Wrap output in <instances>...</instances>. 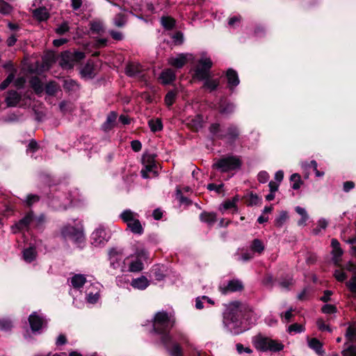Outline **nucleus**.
<instances>
[{"instance_id":"9d476101","label":"nucleus","mask_w":356,"mask_h":356,"mask_svg":"<svg viewBox=\"0 0 356 356\" xmlns=\"http://www.w3.org/2000/svg\"><path fill=\"white\" fill-rule=\"evenodd\" d=\"M165 349L169 353L170 356H183L184 352L181 346L177 342L173 341L172 336L170 337V339L165 343L161 342Z\"/></svg>"},{"instance_id":"9b49d317","label":"nucleus","mask_w":356,"mask_h":356,"mask_svg":"<svg viewBox=\"0 0 356 356\" xmlns=\"http://www.w3.org/2000/svg\"><path fill=\"white\" fill-rule=\"evenodd\" d=\"M91 243L95 246L104 245L108 241L106 232L102 227L96 229L90 236Z\"/></svg>"},{"instance_id":"e2e57ef3","label":"nucleus","mask_w":356,"mask_h":356,"mask_svg":"<svg viewBox=\"0 0 356 356\" xmlns=\"http://www.w3.org/2000/svg\"><path fill=\"white\" fill-rule=\"evenodd\" d=\"M318 328L321 331H327L329 332H332V329L329 325H326L324 321L321 318L318 319L316 322Z\"/></svg>"},{"instance_id":"f03ea898","label":"nucleus","mask_w":356,"mask_h":356,"mask_svg":"<svg viewBox=\"0 0 356 356\" xmlns=\"http://www.w3.org/2000/svg\"><path fill=\"white\" fill-rule=\"evenodd\" d=\"M175 325V318L170 317L165 311L155 314L153 321V332L161 336V342L165 343L170 339V331Z\"/></svg>"},{"instance_id":"4d7b16f0","label":"nucleus","mask_w":356,"mask_h":356,"mask_svg":"<svg viewBox=\"0 0 356 356\" xmlns=\"http://www.w3.org/2000/svg\"><path fill=\"white\" fill-rule=\"evenodd\" d=\"M343 356H356V346L355 345L349 346L346 349L341 351Z\"/></svg>"},{"instance_id":"423d86ee","label":"nucleus","mask_w":356,"mask_h":356,"mask_svg":"<svg viewBox=\"0 0 356 356\" xmlns=\"http://www.w3.org/2000/svg\"><path fill=\"white\" fill-rule=\"evenodd\" d=\"M60 236L65 240H70L76 244H81L84 241L83 232L74 226L65 225L60 229Z\"/></svg>"},{"instance_id":"6e6d98bb","label":"nucleus","mask_w":356,"mask_h":356,"mask_svg":"<svg viewBox=\"0 0 356 356\" xmlns=\"http://www.w3.org/2000/svg\"><path fill=\"white\" fill-rule=\"evenodd\" d=\"M321 311L324 314H331L336 313L337 312V308L334 305L326 304L322 307Z\"/></svg>"},{"instance_id":"603ef678","label":"nucleus","mask_w":356,"mask_h":356,"mask_svg":"<svg viewBox=\"0 0 356 356\" xmlns=\"http://www.w3.org/2000/svg\"><path fill=\"white\" fill-rule=\"evenodd\" d=\"M177 199L179 200L181 204H185L186 205H191L192 201L188 199L187 197L183 195L182 191L179 188H177Z\"/></svg>"},{"instance_id":"09e8293b","label":"nucleus","mask_w":356,"mask_h":356,"mask_svg":"<svg viewBox=\"0 0 356 356\" xmlns=\"http://www.w3.org/2000/svg\"><path fill=\"white\" fill-rule=\"evenodd\" d=\"M40 200V197L35 194H28L24 201L25 205L27 207H31L33 204L38 202Z\"/></svg>"},{"instance_id":"0e129e2a","label":"nucleus","mask_w":356,"mask_h":356,"mask_svg":"<svg viewBox=\"0 0 356 356\" xmlns=\"http://www.w3.org/2000/svg\"><path fill=\"white\" fill-rule=\"evenodd\" d=\"M40 148L39 145L38 144L37 141L34 139H32L28 146H27V151H30L33 153L36 152Z\"/></svg>"},{"instance_id":"a18cd8bd","label":"nucleus","mask_w":356,"mask_h":356,"mask_svg":"<svg viewBox=\"0 0 356 356\" xmlns=\"http://www.w3.org/2000/svg\"><path fill=\"white\" fill-rule=\"evenodd\" d=\"M144 268V264L140 259H137L130 263L129 270L133 273H138L141 271Z\"/></svg>"},{"instance_id":"c03bdc74","label":"nucleus","mask_w":356,"mask_h":356,"mask_svg":"<svg viewBox=\"0 0 356 356\" xmlns=\"http://www.w3.org/2000/svg\"><path fill=\"white\" fill-rule=\"evenodd\" d=\"M45 92L49 96H54L58 91V84L56 81H50L45 86Z\"/></svg>"},{"instance_id":"c85d7f7f","label":"nucleus","mask_w":356,"mask_h":356,"mask_svg":"<svg viewBox=\"0 0 356 356\" xmlns=\"http://www.w3.org/2000/svg\"><path fill=\"white\" fill-rule=\"evenodd\" d=\"M33 15L40 22L46 21L49 17V14L47 13V9L44 7H40L33 10Z\"/></svg>"},{"instance_id":"0eeeda50","label":"nucleus","mask_w":356,"mask_h":356,"mask_svg":"<svg viewBox=\"0 0 356 356\" xmlns=\"http://www.w3.org/2000/svg\"><path fill=\"white\" fill-rule=\"evenodd\" d=\"M213 62L209 58H201L198 60V65L194 70L193 79L202 81L211 75V69Z\"/></svg>"},{"instance_id":"3c124183","label":"nucleus","mask_w":356,"mask_h":356,"mask_svg":"<svg viewBox=\"0 0 356 356\" xmlns=\"http://www.w3.org/2000/svg\"><path fill=\"white\" fill-rule=\"evenodd\" d=\"M13 10V7L5 1L2 0L0 3V13L6 15H9Z\"/></svg>"},{"instance_id":"a878e982","label":"nucleus","mask_w":356,"mask_h":356,"mask_svg":"<svg viewBox=\"0 0 356 356\" xmlns=\"http://www.w3.org/2000/svg\"><path fill=\"white\" fill-rule=\"evenodd\" d=\"M200 220L212 225L217 221V215L215 212L203 211L200 214Z\"/></svg>"},{"instance_id":"49530a36","label":"nucleus","mask_w":356,"mask_h":356,"mask_svg":"<svg viewBox=\"0 0 356 356\" xmlns=\"http://www.w3.org/2000/svg\"><path fill=\"white\" fill-rule=\"evenodd\" d=\"M345 337L348 342L356 343V329L352 326H348Z\"/></svg>"},{"instance_id":"4468645a","label":"nucleus","mask_w":356,"mask_h":356,"mask_svg":"<svg viewBox=\"0 0 356 356\" xmlns=\"http://www.w3.org/2000/svg\"><path fill=\"white\" fill-rule=\"evenodd\" d=\"M244 289L243 282L239 280H232L227 283V285L223 288H220L222 294H227L229 292L241 291Z\"/></svg>"},{"instance_id":"c756f323","label":"nucleus","mask_w":356,"mask_h":356,"mask_svg":"<svg viewBox=\"0 0 356 356\" xmlns=\"http://www.w3.org/2000/svg\"><path fill=\"white\" fill-rule=\"evenodd\" d=\"M86 282V277L82 274H76L71 278V284L74 289H81Z\"/></svg>"},{"instance_id":"680f3d73","label":"nucleus","mask_w":356,"mask_h":356,"mask_svg":"<svg viewBox=\"0 0 356 356\" xmlns=\"http://www.w3.org/2000/svg\"><path fill=\"white\" fill-rule=\"evenodd\" d=\"M224 186L223 184H220L217 185L216 184L211 183L207 185V189L209 191H215L217 193L220 194L222 192V188Z\"/></svg>"},{"instance_id":"6ab92c4d","label":"nucleus","mask_w":356,"mask_h":356,"mask_svg":"<svg viewBox=\"0 0 356 356\" xmlns=\"http://www.w3.org/2000/svg\"><path fill=\"white\" fill-rule=\"evenodd\" d=\"M159 79L163 85H168L172 83L176 79V74L172 69H167L160 74Z\"/></svg>"},{"instance_id":"13d9d810","label":"nucleus","mask_w":356,"mask_h":356,"mask_svg":"<svg viewBox=\"0 0 356 356\" xmlns=\"http://www.w3.org/2000/svg\"><path fill=\"white\" fill-rule=\"evenodd\" d=\"M117 118L118 113L115 111H111L108 114L106 122H107V124H112L115 127Z\"/></svg>"},{"instance_id":"8fccbe9b","label":"nucleus","mask_w":356,"mask_h":356,"mask_svg":"<svg viewBox=\"0 0 356 356\" xmlns=\"http://www.w3.org/2000/svg\"><path fill=\"white\" fill-rule=\"evenodd\" d=\"M201 117L198 116L195 119H193L188 124L191 129L194 132H197L202 127Z\"/></svg>"},{"instance_id":"72a5a7b5","label":"nucleus","mask_w":356,"mask_h":356,"mask_svg":"<svg viewBox=\"0 0 356 356\" xmlns=\"http://www.w3.org/2000/svg\"><path fill=\"white\" fill-rule=\"evenodd\" d=\"M178 90L177 89L169 90L164 97V102L165 105L170 108L175 102Z\"/></svg>"},{"instance_id":"ddd939ff","label":"nucleus","mask_w":356,"mask_h":356,"mask_svg":"<svg viewBox=\"0 0 356 356\" xmlns=\"http://www.w3.org/2000/svg\"><path fill=\"white\" fill-rule=\"evenodd\" d=\"M218 104V111L222 115H230L234 112L235 104L226 97H221Z\"/></svg>"},{"instance_id":"b1692460","label":"nucleus","mask_w":356,"mask_h":356,"mask_svg":"<svg viewBox=\"0 0 356 356\" xmlns=\"http://www.w3.org/2000/svg\"><path fill=\"white\" fill-rule=\"evenodd\" d=\"M270 338L258 334L255 337L254 343L257 350L263 352L267 351V346L269 343Z\"/></svg>"},{"instance_id":"864d4df0","label":"nucleus","mask_w":356,"mask_h":356,"mask_svg":"<svg viewBox=\"0 0 356 356\" xmlns=\"http://www.w3.org/2000/svg\"><path fill=\"white\" fill-rule=\"evenodd\" d=\"M70 30V27L68 26V23L67 22H63L61 24H60L56 29L55 32L60 35H63L68 32Z\"/></svg>"},{"instance_id":"a19ab883","label":"nucleus","mask_w":356,"mask_h":356,"mask_svg":"<svg viewBox=\"0 0 356 356\" xmlns=\"http://www.w3.org/2000/svg\"><path fill=\"white\" fill-rule=\"evenodd\" d=\"M17 73V70H15V72H11L8 76L0 84V90H6L8 86L14 81L15 74Z\"/></svg>"},{"instance_id":"39448f33","label":"nucleus","mask_w":356,"mask_h":356,"mask_svg":"<svg viewBox=\"0 0 356 356\" xmlns=\"http://www.w3.org/2000/svg\"><path fill=\"white\" fill-rule=\"evenodd\" d=\"M86 57L84 52L81 51L65 50L61 52L59 64L63 69L71 70L74 64L81 62Z\"/></svg>"},{"instance_id":"393cba45","label":"nucleus","mask_w":356,"mask_h":356,"mask_svg":"<svg viewBox=\"0 0 356 356\" xmlns=\"http://www.w3.org/2000/svg\"><path fill=\"white\" fill-rule=\"evenodd\" d=\"M243 199L248 207L258 205L261 202V199L252 191H250L247 195H244Z\"/></svg>"},{"instance_id":"f257e3e1","label":"nucleus","mask_w":356,"mask_h":356,"mask_svg":"<svg viewBox=\"0 0 356 356\" xmlns=\"http://www.w3.org/2000/svg\"><path fill=\"white\" fill-rule=\"evenodd\" d=\"M252 315V311L249 307L235 301L230 303L224 312V323L227 326L233 324L236 329L234 334H238L245 330V326H243V321H245L249 324Z\"/></svg>"},{"instance_id":"20e7f679","label":"nucleus","mask_w":356,"mask_h":356,"mask_svg":"<svg viewBox=\"0 0 356 356\" xmlns=\"http://www.w3.org/2000/svg\"><path fill=\"white\" fill-rule=\"evenodd\" d=\"M242 161L239 156L228 154L218 159L212 165V168L217 169L221 172H227L239 170L242 166Z\"/></svg>"},{"instance_id":"ea45409f","label":"nucleus","mask_w":356,"mask_h":356,"mask_svg":"<svg viewBox=\"0 0 356 356\" xmlns=\"http://www.w3.org/2000/svg\"><path fill=\"white\" fill-rule=\"evenodd\" d=\"M289 218V215L287 211H282L279 216L275 219L274 223L275 226L277 227H281Z\"/></svg>"},{"instance_id":"a211bd4d","label":"nucleus","mask_w":356,"mask_h":356,"mask_svg":"<svg viewBox=\"0 0 356 356\" xmlns=\"http://www.w3.org/2000/svg\"><path fill=\"white\" fill-rule=\"evenodd\" d=\"M308 346L314 350L315 353L320 356H323L325 350L323 349V343L317 338H312L308 339Z\"/></svg>"},{"instance_id":"2f4dec72","label":"nucleus","mask_w":356,"mask_h":356,"mask_svg":"<svg viewBox=\"0 0 356 356\" xmlns=\"http://www.w3.org/2000/svg\"><path fill=\"white\" fill-rule=\"evenodd\" d=\"M250 248L254 253H258L260 254L264 252L265 246L261 240L254 238L252 241Z\"/></svg>"},{"instance_id":"f3484780","label":"nucleus","mask_w":356,"mask_h":356,"mask_svg":"<svg viewBox=\"0 0 356 356\" xmlns=\"http://www.w3.org/2000/svg\"><path fill=\"white\" fill-rule=\"evenodd\" d=\"M90 31L92 34L101 35L105 32L103 22L99 19H95L89 22Z\"/></svg>"},{"instance_id":"c9c22d12","label":"nucleus","mask_w":356,"mask_h":356,"mask_svg":"<svg viewBox=\"0 0 356 356\" xmlns=\"http://www.w3.org/2000/svg\"><path fill=\"white\" fill-rule=\"evenodd\" d=\"M283 348L284 345L281 342L270 338L269 343L267 346V351L277 353L282 350Z\"/></svg>"},{"instance_id":"5701e85b","label":"nucleus","mask_w":356,"mask_h":356,"mask_svg":"<svg viewBox=\"0 0 356 356\" xmlns=\"http://www.w3.org/2000/svg\"><path fill=\"white\" fill-rule=\"evenodd\" d=\"M29 83L35 93L38 96H41L44 91V87L40 79L38 76H32L29 80Z\"/></svg>"},{"instance_id":"4c0bfd02","label":"nucleus","mask_w":356,"mask_h":356,"mask_svg":"<svg viewBox=\"0 0 356 356\" xmlns=\"http://www.w3.org/2000/svg\"><path fill=\"white\" fill-rule=\"evenodd\" d=\"M123 254L122 248H112L108 252V259H115L120 261Z\"/></svg>"},{"instance_id":"dca6fc26","label":"nucleus","mask_w":356,"mask_h":356,"mask_svg":"<svg viewBox=\"0 0 356 356\" xmlns=\"http://www.w3.org/2000/svg\"><path fill=\"white\" fill-rule=\"evenodd\" d=\"M33 211H29L22 219H20L16 224L15 227L19 231H22L29 227V225L33 220Z\"/></svg>"},{"instance_id":"cd10ccee","label":"nucleus","mask_w":356,"mask_h":356,"mask_svg":"<svg viewBox=\"0 0 356 356\" xmlns=\"http://www.w3.org/2000/svg\"><path fill=\"white\" fill-rule=\"evenodd\" d=\"M141 72V65L140 64L129 63L127 65L125 68L126 74L130 77H134L140 74Z\"/></svg>"},{"instance_id":"1a4fd4ad","label":"nucleus","mask_w":356,"mask_h":356,"mask_svg":"<svg viewBox=\"0 0 356 356\" xmlns=\"http://www.w3.org/2000/svg\"><path fill=\"white\" fill-rule=\"evenodd\" d=\"M28 321L33 332H38L48 323L47 320L44 316L38 315L36 312L29 315Z\"/></svg>"},{"instance_id":"2eb2a0df","label":"nucleus","mask_w":356,"mask_h":356,"mask_svg":"<svg viewBox=\"0 0 356 356\" xmlns=\"http://www.w3.org/2000/svg\"><path fill=\"white\" fill-rule=\"evenodd\" d=\"M22 100V95L20 93L14 90L8 91V95L6 97L5 102L8 107H15Z\"/></svg>"},{"instance_id":"f8f14e48","label":"nucleus","mask_w":356,"mask_h":356,"mask_svg":"<svg viewBox=\"0 0 356 356\" xmlns=\"http://www.w3.org/2000/svg\"><path fill=\"white\" fill-rule=\"evenodd\" d=\"M225 76L227 87L231 92H233L240 83L238 72L233 68H229L225 72Z\"/></svg>"},{"instance_id":"37998d69","label":"nucleus","mask_w":356,"mask_h":356,"mask_svg":"<svg viewBox=\"0 0 356 356\" xmlns=\"http://www.w3.org/2000/svg\"><path fill=\"white\" fill-rule=\"evenodd\" d=\"M127 16L122 13H118L114 18V24L118 27H122L125 25Z\"/></svg>"},{"instance_id":"69168bd1","label":"nucleus","mask_w":356,"mask_h":356,"mask_svg":"<svg viewBox=\"0 0 356 356\" xmlns=\"http://www.w3.org/2000/svg\"><path fill=\"white\" fill-rule=\"evenodd\" d=\"M12 327V323L7 319H0V328L3 330H9Z\"/></svg>"},{"instance_id":"7ed1b4c3","label":"nucleus","mask_w":356,"mask_h":356,"mask_svg":"<svg viewBox=\"0 0 356 356\" xmlns=\"http://www.w3.org/2000/svg\"><path fill=\"white\" fill-rule=\"evenodd\" d=\"M220 124L219 123H212L209 127V131L212 135L211 140L214 141L216 139L226 140L227 144L229 145H234L236 141L241 136V130L238 125L231 123L226 129L225 134H221Z\"/></svg>"},{"instance_id":"f704fd0d","label":"nucleus","mask_w":356,"mask_h":356,"mask_svg":"<svg viewBox=\"0 0 356 356\" xmlns=\"http://www.w3.org/2000/svg\"><path fill=\"white\" fill-rule=\"evenodd\" d=\"M36 254L35 249L33 247L26 248L23 251V258L28 263L33 261L36 258Z\"/></svg>"},{"instance_id":"5fc2aeb1","label":"nucleus","mask_w":356,"mask_h":356,"mask_svg":"<svg viewBox=\"0 0 356 356\" xmlns=\"http://www.w3.org/2000/svg\"><path fill=\"white\" fill-rule=\"evenodd\" d=\"M305 330V327L302 325L295 323L289 326L288 331L289 332H296L300 333Z\"/></svg>"},{"instance_id":"052dcab7","label":"nucleus","mask_w":356,"mask_h":356,"mask_svg":"<svg viewBox=\"0 0 356 356\" xmlns=\"http://www.w3.org/2000/svg\"><path fill=\"white\" fill-rule=\"evenodd\" d=\"M26 80L24 76H19L14 81V86L17 89L20 90L24 88Z\"/></svg>"},{"instance_id":"7c9ffc66","label":"nucleus","mask_w":356,"mask_h":356,"mask_svg":"<svg viewBox=\"0 0 356 356\" xmlns=\"http://www.w3.org/2000/svg\"><path fill=\"white\" fill-rule=\"evenodd\" d=\"M162 268L163 266H161L159 264L154 265L150 270L151 277H154L157 281L163 280L165 275Z\"/></svg>"},{"instance_id":"338daca9","label":"nucleus","mask_w":356,"mask_h":356,"mask_svg":"<svg viewBox=\"0 0 356 356\" xmlns=\"http://www.w3.org/2000/svg\"><path fill=\"white\" fill-rule=\"evenodd\" d=\"M355 186V184L353 181H346L343 182V191L346 193L350 192Z\"/></svg>"},{"instance_id":"473e14b6","label":"nucleus","mask_w":356,"mask_h":356,"mask_svg":"<svg viewBox=\"0 0 356 356\" xmlns=\"http://www.w3.org/2000/svg\"><path fill=\"white\" fill-rule=\"evenodd\" d=\"M131 232L134 234L141 235L144 232V229L139 220L135 219L127 225Z\"/></svg>"},{"instance_id":"e433bc0d","label":"nucleus","mask_w":356,"mask_h":356,"mask_svg":"<svg viewBox=\"0 0 356 356\" xmlns=\"http://www.w3.org/2000/svg\"><path fill=\"white\" fill-rule=\"evenodd\" d=\"M148 125L150 128V130L154 133L162 131L163 128L162 120L160 118H156V120H149L148 121Z\"/></svg>"},{"instance_id":"412c9836","label":"nucleus","mask_w":356,"mask_h":356,"mask_svg":"<svg viewBox=\"0 0 356 356\" xmlns=\"http://www.w3.org/2000/svg\"><path fill=\"white\" fill-rule=\"evenodd\" d=\"M80 74L82 78L90 79H93L95 76L94 64L90 61L87 62V63L81 68Z\"/></svg>"},{"instance_id":"aec40b11","label":"nucleus","mask_w":356,"mask_h":356,"mask_svg":"<svg viewBox=\"0 0 356 356\" xmlns=\"http://www.w3.org/2000/svg\"><path fill=\"white\" fill-rule=\"evenodd\" d=\"M204 82L202 86V89L208 90L209 92H212L218 89L220 86V81L218 79H211V76L208 78L204 79Z\"/></svg>"},{"instance_id":"bb28decb","label":"nucleus","mask_w":356,"mask_h":356,"mask_svg":"<svg viewBox=\"0 0 356 356\" xmlns=\"http://www.w3.org/2000/svg\"><path fill=\"white\" fill-rule=\"evenodd\" d=\"M169 63L177 69H181L187 63L186 56L184 54H180L176 58H171Z\"/></svg>"},{"instance_id":"6e6552de","label":"nucleus","mask_w":356,"mask_h":356,"mask_svg":"<svg viewBox=\"0 0 356 356\" xmlns=\"http://www.w3.org/2000/svg\"><path fill=\"white\" fill-rule=\"evenodd\" d=\"M155 158L156 155L154 154H143L142 157V163L143 165V168L140 171L141 176L143 178H148V173L150 172H154V169L157 168Z\"/></svg>"},{"instance_id":"58836bf2","label":"nucleus","mask_w":356,"mask_h":356,"mask_svg":"<svg viewBox=\"0 0 356 356\" xmlns=\"http://www.w3.org/2000/svg\"><path fill=\"white\" fill-rule=\"evenodd\" d=\"M290 181L293 182L291 188L293 190H298L301 185L303 184V181L301 179V177L298 173H293L290 177Z\"/></svg>"},{"instance_id":"de8ad7c7","label":"nucleus","mask_w":356,"mask_h":356,"mask_svg":"<svg viewBox=\"0 0 356 356\" xmlns=\"http://www.w3.org/2000/svg\"><path fill=\"white\" fill-rule=\"evenodd\" d=\"M134 213L129 209L124 210L121 214L120 218L123 220V222H126L128 225L129 222H132L134 218Z\"/></svg>"},{"instance_id":"774afa93","label":"nucleus","mask_w":356,"mask_h":356,"mask_svg":"<svg viewBox=\"0 0 356 356\" xmlns=\"http://www.w3.org/2000/svg\"><path fill=\"white\" fill-rule=\"evenodd\" d=\"M172 38L175 43L181 44L184 42V35L181 31H177L173 35Z\"/></svg>"},{"instance_id":"bf43d9fd","label":"nucleus","mask_w":356,"mask_h":356,"mask_svg":"<svg viewBox=\"0 0 356 356\" xmlns=\"http://www.w3.org/2000/svg\"><path fill=\"white\" fill-rule=\"evenodd\" d=\"M334 276L335 279L340 282H344L348 277V275L346 273L339 270H336L334 271Z\"/></svg>"},{"instance_id":"4be33fe9","label":"nucleus","mask_w":356,"mask_h":356,"mask_svg":"<svg viewBox=\"0 0 356 356\" xmlns=\"http://www.w3.org/2000/svg\"><path fill=\"white\" fill-rule=\"evenodd\" d=\"M149 285V281L147 280V278L144 276L141 275L140 277L138 278H134L131 282V286L134 288L139 290H144L146 288H147Z\"/></svg>"},{"instance_id":"79ce46f5","label":"nucleus","mask_w":356,"mask_h":356,"mask_svg":"<svg viewBox=\"0 0 356 356\" xmlns=\"http://www.w3.org/2000/svg\"><path fill=\"white\" fill-rule=\"evenodd\" d=\"M161 24L166 30H171L175 26V20L171 17H162Z\"/></svg>"}]
</instances>
